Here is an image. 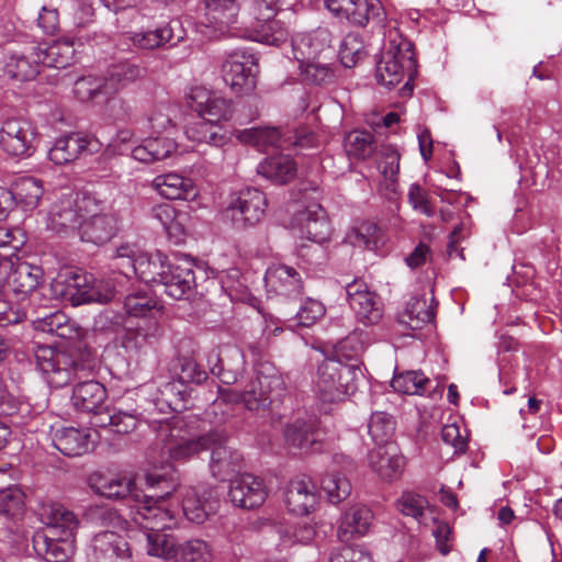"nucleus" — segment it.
I'll return each instance as SVG.
<instances>
[{"label": "nucleus", "instance_id": "nucleus-19", "mask_svg": "<svg viewBox=\"0 0 562 562\" xmlns=\"http://www.w3.org/2000/svg\"><path fill=\"white\" fill-rule=\"evenodd\" d=\"M214 430H220L224 438L209 448L211 449L210 470L215 479L226 481L241 471L244 458L236 449L225 445L228 435L224 429L215 428Z\"/></svg>", "mask_w": 562, "mask_h": 562}, {"label": "nucleus", "instance_id": "nucleus-17", "mask_svg": "<svg viewBox=\"0 0 562 562\" xmlns=\"http://www.w3.org/2000/svg\"><path fill=\"white\" fill-rule=\"evenodd\" d=\"M292 226L302 238L322 244L329 239L331 226L325 210L319 204H311L299 212L292 222Z\"/></svg>", "mask_w": 562, "mask_h": 562}, {"label": "nucleus", "instance_id": "nucleus-36", "mask_svg": "<svg viewBox=\"0 0 562 562\" xmlns=\"http://www.w3.org/2000/svg\"><path fill=\"white\" fill-rule=\"evenodd\" d=\"M74 93L82 101H92L95 104L121 103L116 98H110L108 89L105 90L103 78L86 76L77 79L74 83Z\"/></svg>", "mask_w": 562, "mask_h": 562}, {"label": "nucleus", "instance_id": "nucleus-32", "mask_svg": "<svg viewBox=\"0 0 562 562\" xmlns=\"http://www.w3.org/2000/svg\"><path fill=\"white\" fill-rule=\"evenodd\" d=\"M124 38L137 49L153 50L173 40V27L171 23H165L155 30L128 32L124 35Z\"/></svg>", "mask_w": 562, "mask_h": 562}, {"label": "nucleus", "instance_id": "nucleus-35", "mask_svg": "<svg viewBox=\"0 0 562 562\" xmlns=\"http://www.w3.org/2000/svg\"><path fill=\"white\" fill-rule=\"evenodd\" d=\"M176 149V142L169 137H148L132 149V157L137 161L150 164L168 158Z\"/></svg>", "mask_w": 562, "mask_h": 562}, {"label": "nucleus", "instance_id": "nucleus-27", "mask_svg": "<svg viewBox=\"0 0 562 562\" xmlns=\"http://www.w3.org/2000/svg\"><path fill=\"white\" fill-rule=\"evenodd\" d=\"M348 5L345 18L353 25L366 26L373 21L386 30H389V22L397 26L396 21L385 22V12L380 0H350Z\"/></svg>", "mask_w": 562, "mask_h": 562}, {"label": "nucleus", "instance_id": "nucleus-42", "mask_svg": "<svg viewBox=\"0 0 562 562\" xmlns=\"http://www.w3.org/2000/svg\"><path fill=\"white\" fill-rule=\"evenodd\" d=\"M24 499L23 491L15 485L0 490V519L20 520L25 510Z\"/></svg>", "mask_w": 562, "mask_h": 562}, {"label": "nucleus", "instance_id": "nucleus-15", "mask_svg": "<svg viewBox=\"0 0 562 562\" xmlns=\"http://www.w3.org/2000/svg\"><path fill=\"white\" fill-rule=\"evenodd\" d=\"M204 14L198 22L199 32L205 37H213L224 31L237 20V0H203Z\"/></svg>", "mask_w": 562, "mask_h": 562}, {"label": "nucleus", "instance_id": "nucleus-24", "mask_svg": "<svg viewBox=\"0 0 562 562\" xmlns=\"http://www.w3.org/2000/svg\"><path fill=\"white\" fill-rule=\"evenodd\" d=\"M43 277L44 271L40 266L26 261L19 262L10 266L8 288L15 294H22V303H25L43 281Z\"/></svg>", "mask_w": 562, "mask_h": 562}, {"label": "nucleus", "instance_id": "nucleus-21", "mask_svg": "<svg viewBox=\"0 0 562 562\" xmlns=\"http://www.w3.org/2000/svg\"><path fill=\"white\" fill-rule=\"evenodd\" d=\"M228 497L235 506L251 509L263 504L267 491L261 479L243 474L231 482Z\"/></svg>", "mask_w": 562, "mask_h": 562}, {"label": "nucleus", "instance_id": "nucleus-18", "mask_svg": "<svg viewBox=\"0 0 562 562\" xmlns=\"http://www.w3.org/2000/svg\"><path fill=\"white\" fill-rule=\"evenodd\" d=\"M166 271L159 282L164 292L175 299H189L195 288L192 263L188 260L168 261Z\"/></svg>", "mask_w": 562, "mask_h": 562}, {"label": "nucleus", "instance_id": "nucleus-13", "mask_svg": "<svg viewBox=\"0 0 562 562\" xmlns=\"http://www.w3.org/2000/svg\"><path fill=\"white\" fill-rule=\"evenodd\" d=\"M69 347L55 341L52 347H38L35 351L37 368L46 374L48 386H67L70 370Z\"/></svg>", "mask_w": 562, "mask_h": 562}, {"label": "nucleus", "instance_id": "nucleus-52", "mask_svg": "<svg viewBox=\"0 0 562 562\" xmlns=\"http://www.w3.org/2000/svg\"><path fill=\"white\" fill-rule=\"evenodd\" d=\"M366 56L364 43L358 33H348L341 41L339 47V57L341 64L351 68L356 66Z\"/></svg>", "mask_w": 562, "mask_h": 562}, {"label": "nucleus", "instance_id": "nucleus-39", "mask_svg": "<svg viewBox=\"0 0 562 562\" xmlns=\"http://www.w3.org/2000/svg\"><path fill=\"white\" fill-rule=\"evenodd\" d=\"M250 38L266 45L279 46L286 41L288 30L279 20L261 18L252 26Z\"/></svg>", "mask_w": 562, "mask_h": 562}, {"label": "nucleus", "instance_id": "nucleus-44", "mask_svg": "<svg viewBox=\"0 0 562 562\" xmlns=\"http://www.w3.org/2000/svg\"><path fill=\"white\" fill-rule=\"evenodd\" d=\"M186 135L192 142L206 143L213 146H221L226 139L218 124L205 121L202 117L186 128Z\"/></svg>", "mask_w": 562, "mask_h": 562}, {"label": "nucleus", "instance_id": "nucleus-23", "mask_svg": "<svg viewBox=\"0 0 562 562\" xmlns=\"http://www.w3.org/2000/svg\"><path fill=\"white\" fill-rule=\"evenodd\" d=\"M266 286L276 294L296 297L302 293V280L292 267L272 265L265 274Z\"/></svg>", "mask_w": 562, "mask_h": 562}, {"label": "nucleus", "instance_id": "nucleus-30", "mask_svg": "<svg viewBox=\"0 0 562 562\" xmlns=\"http://www.w3.org/2000/svg\"><path fill=\"white\" fill-rule=\"evenodd\" d=\"M314 485L305 480L291 481L284 492L288 509L295 515H307L316 505Z\"/></svg>", "mask_w": 562, "mask_h": 562}, {"label": "nucleus", "instance_id": "nucleus-57", "mask_svg": "<svg viewBox=\"0 0 562 562\" xmlns=\"http://www.w3.org/2000/svg\"><path fill=\"white\" fill-rule=\"evenodd\" d=\"M232 114V102L215 93L206 105L205 111L200 114V117L205 121L213 122L214 124H218L221 121L229 120Z\"/></svg>", "mask_w": 562, "mask_h": 562}, {"label": "nucleus", "instance_id": "nucleus-4", "mask_svg": "<svg viewBox=\"0 0 562 562\" xmlns=\"http://www.w3.org/2000/svg\"><path fill=\"white\" fill-rule=\"evenodd\" d=\"M412 48V43L402 36L397 26L389 25V30L384 31V44L376 65V79L381 85L390 88L402 82L406 75L412 77L416 69Z\"/></svg>", "mask_w": 562, "mask_h": 562}, {"label": "nucleus", "instance_id": "nucleus-40", "mask_svg": "<svg viewBox=\"0 0 562 562\" xmlns=\"http://www.w3.org/2000/svg\"><path fill=\"white\" fill-rule=\"evenodd\" d=\"M378 168L383 177L381 186L384 187L385 194H395L400 171V154L395 147L385 145L381 148V160Z\"/></svg>", "mask_w": 562, "mask_h": 562}, {"label": "nucleus", "instance_id": "nucleus-54", "mask_svg": "<svg viewBox=\"0 0 562 562\" xmlns=\"http://www.w3.org/2000/svg\"><path fill=\"white\" fill-rule=\"evenodd\" d=\"M345 149L349 156L366 159L373 150V136L368 131H352L345 139Z\"/></svg>", "mask_w": 562, "mask_h": 562}, {"label": "nucleus", "instance_id": "nucleus-20", "mask_svg": "<svg viewBox=\"0 0 562 562\" xmlns=\"http://www.w3.org/2000/svg\"><path fill=\"white\" fill-rule=\"evenodd\" d=\"M346 294L350 307L363 324H374L382 316V310L376 295L370 292L368 285L355 280L346 285Z\"/></svg>", "mask_w": 562, "mask_h": 562}, {"label": "nucleus", "instance_id": "nucleus-62", "mask_svg": "<svg viewBox=\"0 0 562 562\" xmlns=\"http://www.w3.org/2000/svg\"><path fill=\"white\" fill-rule=\"evenodd\" d=\"M367 383H369V380L360 363L341 362V369H339L338 375V386H360Z\"/></svg>", "mask_w": 562, "mask_h": 562}, {"label": "nucleus", "instance_id": "nucleus-5", "mask_svg": "<svg viewBox=\"0 0 562 562\" xmlns=\"http://www.w3.org/2000/svg\"><path fill=\"white\" fill-rule=\"evenodd\" d=\"M166 497L158 501L151 507L158 508L164 514H167V519L162 520H144V524H137L144 529L142 536L144 538V549L150 557L158 558L164 561L173 562L178 542L173 535L167 533L166 529H171L177 525L179 509L170 507L166 504Z\"/></svg>", "mask_w": 562, "mask_h": 562}, {"label": "nucleus", "instance_id": "nucleus-41", "mask_svg": "<svg viewBox=\"0 0 562 562\" xmlns=\"http://www.w3.org/2000/svg\"><path fill=\"white\" fill-rule=\"evenodd\" d=\"M30 319L35 324L36 329L55 334L60 339L58 342H64V345L67 347L70 346L69 318L63 312H55L47 316L40 317L34 311Z\"/></svg>", "mask_w": 562, "mask_h": 562}, {"label": "nucleus", "instance_id": "nucleus-12", "mask_svg": "<svg viewBox=\"0 0 562 562\" xmlns=\"http://www.w3.org/2000/svg\"><path fill=\"white\" fill-rule=\"evenodd\" d=\"M183 516L194 522L203 524L220 506V498L211 486H189L180 490Z\"/></svg>", "mask_w": 562, "mask_h": 562}, {"label": "nucleus", "instance_id": "nucleus-45", "mask_svg": "<svg viewBox=\"0 0 562 562\" xmlns=\"http://www.w3.org/2000/svg\"><path fill=\"white\" fill-rule=\"evenodd\" d=\"M172 383H178L183 386L190 384L201 385L206 379L207 374L201 370L199 366L191 359L177 358L171 366Z\"/></svg>", "mask_w": 562, "mask_h": 562}, {"label": "nucleus", "instance_id": "nucleus-31", "mask_svg": "<svg viewBox=\"0 0 562 562\" xmlns=\"http://www.w3.org/2000/svg\"><path fill=\"white\" fill-rule=\"evenodd\" d=\"M257 171L271 182L283 184L294 178L296 162L290 155L270 156L258 165Z\"/></svg>", "mask_w": 562, "mask_h": 562}, {"label": "nucleus", "instance_id": "nucleus-8", "mask_svg": "<svg viewBox=\"0 0 562 562\" xmlns=\"http://www.w3.org/2000/svg\"><path fill=\"white\" fill-rule=\"evenodd\" d=\"M36 136V127L26 117H8L0 128V148L10 157L27 158L35 150Z\"/></svg>", "mask_w": 562, "mask_h": 562}, {"label": "nucleus", "instance_id": "nucleus-60", "mask_svg": "<svg viewBox=\"0 0 562 562\" xmlns=\"http://www.w3.org/2000/svg\"><path fill=\"white\" fill-rule=\"evenodd\" d=\"M249 10L256 20L273 18L280 8L292 9L296 0H248Z\"/></svg>", "mask_w": 562, "mask_h": 562}, {"label": "nucleus", "instance_id": "nucleus-16", "mask_svg": "<svg viewBox=\"0 0 562 562\" xmlns=\"http://www.w3.org/2000/svg\"><path fill=\"white\" fill-rule=\"evenodd\" d=\"M116 292V285L111 281L97 282L91 273L81 268L72 270V306L91 302L106 303Z\"/></svg>", "mask_w": 562, "mask_h": 562}, {"label": "nucleus", "instance_id": "nucleus-14", "mask_svg": "<svg viewBox=\"0 0 562 562\" xmlns=\"http://www.w3.org/2000/svg\"><path fill=\"white\" fill-rule=\"evenodd\" d=\"M87 559L89 562H133L126 539L110 530L93 536L87 551Z\"/></svg>", "mask_w": 562, "mask_h": 562}, {"label": "nucleus", "instance_id": "nucleus-34", "mask_svg": "<svg viewBox=\"0 0 562 562\" xmlns=\"http://www.w3.org/2000/svg\"><path fill=\"white\" fill-rule=\"evenodd\" d=\"M301 81L307 86H327L336 80V69L326 58L297 63Z\"/></svg>", "mask_w": 562, "mask_h": 562}, {"label": "nucleus", "instance_id": "nucleus-33", "mask_svg": "<svg viewBox=\"0 0 562 562\" xmlns=\"http://www.w3.org/2000/svg\"><path fill=\"white\" fill-rule=\"evenodd\" d=\"M142 77V69L138 65L130 60H121L112 64L105 76L103 77L105 90L110 94V98H114V94L136 81Z\"/></svg>", "mask_w": 562, "mask_h": 562}, {"label": "nucleus", "instance_id": "nucleus-28", "mask_svg": "<svg viewBox=\"0 0 562 562\" xmlns=\"http://www.w3.org/2000/svg\"><path fill=\"white\" fill-rule=\"evenodd\" d=\"M373 513L364 505H355L350 507L341 517L338 528V538L342 542L351 540L353 537H362L372 525Z\"/></svg>", "mask_w": 562, "mask_h": 562}, {"label": "nucleus", "instance_id": "nucleus-3", "mask_svg": "<svg viewBox=\"0 0 562 562\" xmlns=\"http://www.w3.org/2000/svg\"><path fill=\"white\" fill-rule=\"evenodd\" d=\"M161 448V464L187 462L200 452L209 450L212 445L221 441L224 435L220 430L199 434L184 419H178L168 425Z\"/></svg>", "mask_w": 562, "mask_h": 562}, {"label": "nucleus", "instance_id": "nucleus-43", "mask_svg": "<svg viewBox=\"0 0 562 562\" xmlns=\"http://www.w3.org/2000/svg\"><path fill=\"white\" fill-rule=\"evenodd\" d=\"M432 302V297L430 299V302H428L426 297H412L406 303L405 311L402 315V322L408 324L413 329L432 322L435 318Z\"/></svg>", "mask_w": 562, "mask_h": 562}, {"label": "nucleus", "instance_id": "nucleus-11", "mask_svg": "<svg viewBox=\"0 0 562 562\" xmlns=\"http://www.w3.org/2000/svg\"><path fill=\"white\" fill-rule=\"evenodd\" d=\"M291 53L296 63L331 57V33L325 27L296 33L291 38Z\"/></svg>", "mask_w": 562, "mask_h": 562}, {"label": "nucleus", "instance_id": "nucleus-63", "mask_svg": "<svg viewBox=\"0 0 562 562\" xmlns=\"http://www.w3.org/2000/svg\"><path fill=\"white\" fill-rule=\"evenodd\" d=\"M325 315V306L321 301L306 299L296 313L297 323L308 327L315 324Z\"/></svg>", "mask_w": 562, "mask_h": 562}, {"label": "nucleus", "instance_id": "nucleus-48", "mask_svg": "<svg viewBox=\"0 0 562 562\" xmlns=\"http://www.w3.org/2000/svg\"><path fill=\"white\" fill-rule=\"evenodd\" d=\"M210 544L202 539H190L178 544L173 562H212Z\"/></svg>", "mask_w": 562, "mask_h": 562}, {"label": "nucleus", "instance_id": "nucleus-64", "mask_svg": "<svg viewBox=\"0 0 562 562\" xmlns=\"http://www.w3.org/2000/svg\"><path fill=\"white\" fill-rule=\"evenodd\" d=\"M362 344L356 337L350 336L334 346L331 357L340 362H358L357 358L362 352Z\"/></svg>", "mask_w": 562, "mask_h": 562}, {"label": "nucleus", "instance_id": "nucleus-22", "mask_svg": "<svg viewBox=\"0 0 562 562\" xmlns=\"http://www.w3.org/2000/svg\"><path fill=\"white\" fill-rule=\"evenodd\" d=\"M323 434L317 417L304 413L285 427L284 438L288 445L304 449L321 442Z\"/></svg>", "mask_w": 562, "mask_h": 562}, {"label": "nucleus", "instance_id": "nucleus-1", "mask_svg": "<svg viewBox=\"0 0 562 562\" xmlns=\"http://www.w3.org/2000/svg\"><path fill=\"white\" fill-rule=\"evenodd\" d=\"M88 484L97 494L110 499H124L131 508V518L135 524H144V520L167 519L164 514L151 505L169 496L171 492L165 494H146L136 488L134 482L126 477L108 476L100 472L89 475Z\"/></svg>", "mask_w": 562, "mask_h": 562}, {"label": "nucleus", "instance_id": "nucleus-61", "mask_svg": "<svg viewBox=\"0 0 562 562\" xmlns=\"http://www.w3.org/2000/svg\"><path fill=\"white\" fill-rule=\"evenodd\" d=\"M99 435L95 429H75L72 427V457H79L94 450Z\"/></svg>", "mask_w": 562, "mask_h": 562}, {"label": "nucleus", "instance_id": "nucleus-2", "mask_svg": "<svg viewBox=\"0 0 562 562\" xmlns=\"http://www.w3.org/2000/svg\"><path fill=\"white\" fill-rule=\"evenodd\" d=\"M72 235L83 243L101 245L110 240L117 229V218L106 212V205L89 191L76 193L72 205Z\"/></svg>", "mask_w": 562, "mask_h": 562}, {"label": "nucleus", "instance_id": "nucleus-25", "mask_svg": "<svg viewBox=\"0 0 562 562\" xmlns=\"http://www.w3.org/2000/svg\"><path fill=\"white\" fill-rule=\"evenodd\" d=\"M151 188L169 200H193L198 195L193 181L176 172L156 176L151 181Z\"/></svg>", "mask_w": 562, "mask_h": 562}, {"label": "nucleus", "instance_id": "nucleus-49", "mask_svg": "<svg viewBox=\"0 0 562 562\" xmlns=\"http://www.w3.org/2000/svg\"><path fill=\"white\" fill-rule=\"evenodd\" d=\"M224 401H236L244 403L249 411H257L270 405L267 389H250L243 393H235L233 389H217Z\"/></svg>", "mask_w": 562, "mask_h": 562}, {"label": "nucleus", "instance_id": "nucleus-9", "mask_svg": "<svg viewBox=\"0 0 562 562\" xmlns=\"http://www.w3.org/2000/svg\"><path fill=\"white\" fill-rule=\"evenodd\" d=\"M124 310L130 316L143 319L144 326H137L138 336L146 340L160 335L159 318L162 315V307L147 289L128 294L124 301Z\"/></svg>", "mask_w": 562, "mask_h": 562}, {"label": "nucleus", "instance_id": "nucleus-47", "mask_svg": "<svg viewBox=\"0 0 562 562\" xmlns=\"http://www.w3.org/2000/svg\"><path fill=\"white\" fill-rule=\"evenodd\" d=\"M37 54L42 65L66 69L70 65V41L67 38L58 40L46 48L37 46Z\"/></svg>", "mask_w": 562, "mask_h": 562}, {"label": "nucleus", "instance_id": "nucleus-26", "mask_svg": "<svg viewBox=\"0 0 562 562\" xmlns=\"http://www.w3.org/2000/svg\"><path fill=\"white\" fill-rule=\"evenodd\" d=\"M369 465L381 480L394 481L401 476L405 460L392 446H382L369 453Z\"/></svg>", "mask_w": 562, "mask_h": 562}, {"label": "nucleus", "instance_id": "nucleus-58", "mask_svg": "<svg viewBox=\"0 0 562 562\" xmlns=\"http://www.w3.org/2000/svg\"><path fill=\"white\" fill-rule=\"evenodd\" d=\"M70 227V202L56 203L48 217V228L59 236H67Z\"/></svg>", "mask_w": 562, "mask_h": 562}, {"label": "nucleus", "instance_id": "nucleus-51", "mask_svg": "<svg viewBox=\"0 0 562 562\" xmlns=\"http://www.w3.org/2000/svg\"><path fill=\"white\" fill-rule=\"evenodd\" d=\"M395 423L393 417L384 412L372 413L368 423V432L371 439L379 446H387V441L393 435Z\"/></svg>", "mask_w": 562, "mask_h": 562}, {"label": "nucleus", "instance_id": "nucleus-38", "mask_svg": "<svg viewBox=\"0 0 562 562\" xmlns=\"http://www.w3.org/2000/svg\"><path fill=\"white\" fill-rule=\"evenodd\" d=\"M236 138L252 145L259 150H267L272 147H280L282 138L280 131L276 127H250L235 132Z\"/></svg>", "mask_w": 562, "mask_h": 562}, {"label": "nucleus", "instance_id": "nucleus-6", "mask_svg": "<svg viewBox=\"0 0 562 562\" xmlns=\"http://www.w3.org/2000/svg\"><path fill=\"white\" fill-rule=\"evenodd\" d=\"M121 273L128 278L136 274L146 284H159L168 263V258L161 251L138 252L135 246L125 244L115 249L113 256Z\"/></svg>", "mask_w": 562, "mask_h": 562}, {"label": "nucleus", "instance_id": "nucleus-37", "mask_svg": "<svg viewBox=\"0 0 562 562\" xmlns=\"http://www.w3.org/2000/svg\"><path fill=\"white\" fill-rule=\"evenodd\" d=\"M151 216L161 224L168 236L176 243L182 239L186 214L179 213L172 204L160 203L151 209Z\"/></svg>", "mask_w": 562, "mask_h": 562}, {"label": "nucleus", "instance_id": "nucleus-7", "mask_svg": "<svg viewBox=\"0 0 562 562\" xmlns=\"http://www.w3.org/2000/svg\"><path fill=\"white\" fill-rule=\"evenodd\" d=\"M267 199L262 191L245 188L231 194L223 217L237 229L257 225L265 216Z\"/></svg>", "mask_w": 562, "mask_h": 562}, {"label": "nucleus", "instance_id": "nucleus-10", "mask_svg": "<svg viewBox=\"0 0 562 562\" xmlns=\"http://www.w3.org/2000/svg\"><path fill=\"white\" fill-rule=\"evenodd\" d=\"M223 79L236 93L251 91L258 72L257 58L243 49L232 52L222 66Z\"/></svg>", "mask_w": 562, "mask_h": 562}, {"label": "nucleus", "instance_id": "nucleus-46", "mask_svg": "<svg viewBox=\"0 0 562 562\" xmlns=\"http://www.w3.org/2000/svg\"><path fill=\"white\" fill-rule=\"evenodd\" d=\"M12 191L16 198V206L20 204L24 210L36 207L44 193L42 181L33 177L21 178Z\"/></svg>", "mask_w": 562, "mask_h": 562}, {"label": "nucleus", "instance_id": "nucleus-59", "mask_svg": "<svg viewBox=\"0 0 562 562\" xmlns=\"http://www.w3.org/2000/svg\"><path fill=\"white\" fill-rule=\"evenodd\" d=\"M428 506L427 499L416 493L405 492L396 502V508L405 516L420 520Z\"/></svg>", "mask_w": 562, "mask_h": 562}, {"label": "nucleus", "instance_id": "nucleus-56", "mask_svg": "<svg viewBox=\"0 0 562 562\" xmlns=\"http://www.w3.org/2000/svg\"><path fill=\"white\" fill-rule=\"evenodd\" d=\"M32 313H34V310L27 307L22 301L13 305L10 301L0 300V327H7L21 323L24 319H30Z\"/></svg>", "mask_w": 562, "mask_h": 562}, {"label": "nucleus", "instance_id": "nucleus-29", "mask_svg": "<svg viewBox=\"0 0 562 562\" xmlns=\"http://www.w3.org/2000/svg\"><path fill=\"white\" fill-rule=\"evenodd\" d=\"M41 59L37 46H30L22 53H13L5 61L4 70L13 79L33 80L40 74Z\"/></svg>", "mask_w": 562, "mask_h": 562}, {"label": "nucleus", "instance_id": "nucleus-50", "mask_svg": "<svg viewBox=\"0 0 562 562\" xmlns=\"http://www.w3.org/2000/svg\"><path fill=\"white\" fill-rule=\"evenodd\" d=\"M352 246L375 249L380 241V228L372 222H362L352 227L346 235Z\"/></svg>", "mask_w": 562, "mask_h": 562}, {"label": "nucleus", "instance_id": "nucleus-53", "mask_svg": "<svg viewBox=\"0 0 562 562\" xmlns=\"http://www.w3.org/2000/svg\"><path fill=\"white\" fill-rule=\"evenodd\" d=\"M278 532L280 544L284 548H290L296 543L307 544L315 537L314 528L307 524L281 526Z\"/></svg>", "mask_w": 562, "mask_h": 562}, {"label": "nucleus", "instance_id": "nucleus-55", "mask_svg": "<svg viewBox=\"0 0 562 562\" xmlns=\"http://www.w3.org/2000/svg\"><path fill=\"white\" fill-rule=\"evenodd\" d=\"M321 487L326 494L328 501L338 504L345 499L351 491L349 481L339 473H329L322 477Z\"/></svg>", "mask_w": 562, "mask_h": 562}]
</instances>
